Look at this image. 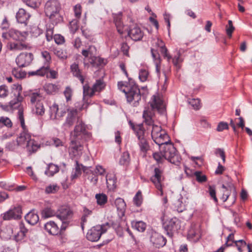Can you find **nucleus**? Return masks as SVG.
<instances>
[{"label": "nucleus", "instance_id": "nucleus-53", "mask_svg": "<svg viewBox=\"0 0 252 252\" xmlns=\"http://www.w3.org/2000/svg\"><path fill=\"white\" fill-rule=\"evenodd\" d=\"M63 94L65 97L66 102H68L71 100L73 91L70 87H66L63 92Z\"/></svg>", "mask_w": 252, "mask_h": 252}, {"label": "nucleus", "instance_id": "nucleus-38", "mask_svg": "<svg viewBox=\"0 0 252 252\" xmlns=\"http://www.w3.org/2000/svg\"><path fill=\"white\" fill-rule=\"evenodd\" d=\"M115 204L117 210L120 211L122 214H123L126 207V204L124 200L121 198H118L115 201Z\"/></svg>", "mask_w": 252, "mask_h": 252}, {"label": "nucleus", "instance_id": "nucleus-7", "mask_svg": "<svg viewBox=\"0 0 252 252\" xmlns=\"http://www.w3.org/2000/svg\"><path fill=\"white\" fill-rule=\"evenodd\" d=\"M91 136V133L86 130V126L81 119L77 123L73 131L71 133L70 139L87 140Z\"/></svg>", "mask_w": 252, "mask_h": 252}, {"label": "nucleus", "instance_id": "nucleus-10", "mask_svg": "<svg viewBox=\"0 0 252 252\" xmlns=\"http://www.w3.org/2000/svg\"><path fill=\"white\" fill-rule=\"evenodd\" d=\"M31 102L34 105L32 111L36 115L42 116L45 113V108L42 100L43 98L39 93H33L30 95Z\"/></svg>", "mask_w": 252, "mask_h": 252}, {"label": "nucleus", "instance_id": "nucleus-34", "mask_svg": "<svg viewBox=\"0 0 252 252\" xmlns=\"http://www.w3.org/2000/svg\"><path fill=\"white\" fill-rule=\"evenodd\" d=\"M59 167L58 165L53 163H49L45 171V174L48 176H53L55 174L58 172Z\"/></svg>", "mask_w": 252, "mask_h": 252}, {"label": "nucleus", "instance_id": "nucleus-41", "mask_svg": "<svg viewBox=\"0 0 252 252\" xmlns=\"http://www.w3.org/2000/svg\"><path fill=\"white\" fill-rule=\"evenodd\" d=\"M41 215L43 218H48L56 216L57 212L50 208H46L43 210Z\"/></svg>", "mask_w": 252, "mask_h": 252}, {"label": "nucleus", "instance_id": "nucleus-17", "mask_svg": "<svg viewBox=\"0 0 252 252\" xmlns=\"http://www.w3.org/2000/svg\"><path fill=\"white\" fill-rule=\"evenodd\" d=\"M89 62H86V60L84 59V65L85 67L88 68L90 65H91L94 67H98L100 66H104L107 63V60L104 58H100L94 56L91 58H89Z\"/></svg>", "mask_w": 252, "mask_h": 252}, {"label": "nucleus", "instance_id": "nucleus-9", "mask_svg": "<svg viewBox=\"0 0 252 252\" xmlns=\"http://www.w3.org/2000/svg\"><path fill=\"white\" fill-rule=\"evenodd\" d=\"M72 216V211L68 206H62L59 208L56 216L62 221L61 230H64L66 229Z\"/></svg>", "mask_w": 252, "mask_h": 252}, {"label": "nucleus", "instance_id": "nucleus-40", "mask_svg": "<svg viewBox=\"0 0 252 252\" xmlns=\"http://www.w3.org/2000/svg\"><path fill=\"white\" fill-rule=\"evenodd\" d=\"M97 204L99 206H104L107 202V196L104 193H98L95 195Z\"/></svg>", "mask_w": 252, "mask_h": 252}, {"label": "nucleus", "instance_id": "nucleus-42", "mask_svg": "<svg viewBox=\"0 0 252 252\" xmlns=\"http://www.w3.org/2000/svg\"><path fill=\"white\" fill-rule=\"evenodd\" d=\"M114 21L118 32L121 34H123L125 30L124 26L121 21V18L119 17L115 18Z\"/></svg>", "mask_w": 252, "mask_h": 252}, {"label": "nucleus", "instance_id": "nucleus-31", "mask_svg": "<svg viewBox=\"0 0 252 252\" xmlns=\"http://www.w3.org/2000/svg\"><path fill=\"white\" fill-rule=\"evenodd\" d=\"M49 69V66H43L35 71H29L28 74L30 76H44L48 72Z\"/></svg>", "mask_w": 252, "mask_h": 252}, {"label": "nucleus", "instance_id": "nucleus-47", "mask_svg": "<svg viewBox=\"0 0 252 252\" xmlns=\"http://www.w3.org/2000/svg\"><path fill=\"white\" fill-rule=\"evenodd\" d=\"M188 102L194 110H198L200 108V100L198 98L189 99Z\"/></svg>", "mask_w": 252, "mask_h": 252}, {"label": "nucleus", "instance_id": "nucleus-1", "mask_svg": "<svg viewBox=\"0 0 252 252\" xmlns=\"http://www.w3.org/2000/svg\"><path fill=\"white\" fill-rule=\"evenodd\" d=\"M22 86L18 84H14L12 86V91L16 97V99L10 101L9 103V107L12 109H18V117L20 122L23 131L17 138V142L20 146H26L27 150L30 153H33L39 148L38 143L31 138V135L29 132L25 124L23 114V107L21 105L23 96L21 95Z\"/></svg>", "mask_w": 252, "mask_h": 252}, {"label": "nucleus", "instance_id": "nucleus-58", "mask_svg": "<svg viewBox=\"0 0 252 252\" xmlns=\"http://www.w3.org/2000/svg\"><path fill=\"white\" fill-rule=\"evenodd\" d=\"M78 20H73L69 23L70 30L72 33H75L78 29Z\"/></svg>", "mask_w": 252, "mask_h": 252}, {"label": "nucleus", "instance_id": "nucleus-23", "mask_svg": "<svg viewBox=\"0 0 252 252\" xmlns=\"http://www.w3.org/2000/svg\"><path fill=\"white\" fill-rule=\"evenodd\" d=\"M26 32H21L13 29L8 31V36L16 41H24L26 38Z\"/></svg>", "mask_w": 252, "mask_h": 252}, {"label": "nucleus", "instance_id": "nucleus-14", "mask_svg": "<svg viewBox=\"0 0 252 252\" xmlns=\"http://www.w3.org/2000/svg\"><path fill=\"white\" fill-rule=\"evenodd\" d=\"M179 220L176 218H173L163 223V227L166 232V234L172 238L174 232L177 231L179 227Z\"/></svg>", "mask_w": 252, "mask_h": 252}, {"label": "nucleus", "instance_id": "nucleus-62", "mask_svg": "<svg viewBox=\"0 0 252 252\" xmlns=\"http://www.w3.org/2000/svg\"><path fill=\"white\" fill-rule=\"evenodd\" d=\"M234 30V27L233 26L232 22L231 20L228 21V27L226 28V32L227 35L231 37L232 33Z\"/></svg>", "mask_w": 252, "mask_h": 252}, {"label": "nucleus", "instance_id": "nucleus-13", "mask_svg": "<svg viewBox=\"0 0 252 252\" xmlns=\"http://www.w3.org/2000/svg\"><path fill=\"white\" fill-rule=\"evenodd\" d=\"M83 146L79 140L70 139V144L69 148V154L71 158L80 157L83 153Z\"/></svg>", "mask_w": 252, "mask_h": 252}, {"label": "nucleus", "instance_id": "nucleus-2", "mask_svg": "<svg viewBox=\"0 0 252 252\" xmlns=\"http://www.w3.org/2000/svg\"><path fill=\"white\" fill-rule=\"evenodd\" d=\"M150 107L145 108L143 113V118L145 124L149 126H152L151 136L152 139H156L158 141L157 135L163 130L159 125L154 123L153 118L155 116V111L156 110L158 113L163 114L165 111V103L161 96L159 94L154 95L151 98L150 102Z\"/></svg>", "mask_w": 252, "mask_h": 252}, {"label": "nucleus", "instance_id": "nucleus-45", "mask_svg": "<svg viewBox=\"0 0 252 252\" xmlns=\"http://www.w3.org/2000/svg\"><path fill=\"white\" fill-rule=\"evenodd\" d=\"M70 70L76 77L81 74V70L79 68V65L75 63L70 65Z\"/></svg>", "mask_w": 252, "mask_h": 252}, {"label": "nucleus", "instance_id": "nucleus-57", "mask_svg": "<svg viewBox=\"0 0 252 252\" xmlns=\"http://www.w3.org/2000/svg\"><path fill=\"white\" fill-rule=\"evenodd\" d=\"M8 87L6 85H2L0 86V97H6L8 95Z\"/></svg>", "mask_w": 252, "mask_h": 252}, {"label": "nucleus", "instance_id": "nucleus-24", "mask_svg": "<svg viewBox=\"0 0 252 252\" xmlns=\"http://www.w3.org/2000/svg\"><path fill=\"white\" fill-rule=\"evenodd\" d=\"M128 35L134 41L140 40L143 36V32L140 28L134 27L128 32Z\"/></svg>", "mask_w": 252, "mask_h": 252}, {"label": "nucleus", "instance_id": "nucleus-27", "mask_svg": "<svg viewBox=\"0 0 252 252\" xmlns=\"http://www.w3.org/2000/svg\"><path fill=\"white\" fill-rule=\"evenodd\" d=\"M81 169L83 170L84 172L88 173L87 170L89 167L84 166L82 164H79L78 161L76 160V166L75 170L72 172L71 175V180H74L78 178L81 174Z\"/></svg>", "mask_w": 252, "mask_h": 252}, {"label": "nucleus", "instance_id": "nucleus-51", "mask_svg": "<svg viewBox=\"0 0 252 252\" xmlns=\"http://www.w3.org/2000/svg\"><path fill=\"white\" fill-rule=\"evenodd\" d=\"M82 6L80 4H77L73 7L74 16L77 19H79L82 14Z\"/></svg>", "mask_w": 252, "mask_h": 252}, {"label": "nucleus", "instance_id": "nucleus-52", "mask_svg": "<svg viewBox=\"0 0 252 252\" xmlns=\"http://www.w3.org/2000/svg\"><path fill=\"white\" fill-rule=\"evenodd\" d=\"M134 204L137 206H140L142 202V195L141 191L139 190L133 198Z\"/></svg>", "mask_w": 252, "mask_h": 252}, {"label": "nucleus", "instance_id": "nucleus-5", "mask_svg": "<svg viewBox=\"0 0 252 252\" xmlns=\"http://www.w3.org/2000/svg\"><path fill=\"white\" fill-rule=\"evenodd\" d=\"M61 4L58 0H49L44 6V12L46 15L54 23L57 24L62 20L60 14Z\"/></svg>", "mask_w": 252, "mask_h": 252}, {"label": "nucleus", "instance_id": "nucleus-12", "mask_svg": "<svg viewBox=\"0 0 252 252\" xmlns=\"http://www.w3.org/2000/svg\"><path fill=\"white\" fill-rule=\"evenodd\" d=\"M49 113L50 120L58 123L64 117L66 111L62 109L60 110L59 105L54 103L50 106Z\"/></svg>", "mask_w": 252, "mask_h": 252}, {"label": "nucleus", "instance_id": "nucleus-16", "mask_svg": "<svg viewBox=\"0 0 252 252\" xmlns=\"http://www.w3.org/2000/svg\"><path fill=\"white\" fill-rule=\"evenodd\" d=\"M33 58V55L31 53H22L17 57L16 62L19 67H23L30 65Z\"/></svg>", "mask_w": 252, "mask_h": 252}, {"label": "nucleus", "instance_id": "nucleus-43", "mask_svg": "<svg viewBox=\"0 0 252 252\" xmlns=\"http://www.w3.org/2000/svg\"><path fill=\"white\" fill-rule=\"evenodd\" d=\"M94 94L93 87L90 88L88 84H86L83 86V95L84 96L92 97Z\"/></svg>", "mask_w": 252, "mask_h": 252}, {"label": "nucleus", "instance_id": "nucleus-33", "mask_svg": "<svg viewBox=\"0 0 252 252\" xmlns=\"http://www.w3.org/2000/svg\"><path fill=\"white\" fill-rule=\"evenodd\" d=\"M107 186L109 190H114L116 187V179L114 176L107 174L106 176Z\"/></svg>", "mask_w": 252, "mask_h": 252}, {"label": "nucleus", "instance_id": "nucleus-63", "mask_svg": "<svg viewBox=\"0 0 252 252\" xmlns=\"http://www.w3.org/2000/svg\"><path fill=\"white\" fill-rule=\"evenodd\" d=\"M228 129V125L227 123L224 122H221L219 123L217 130L218 131H222L224 129Z\"/></svg>", "mask_w": 252, "mask_h": 252}, {"label": "nucleus", "instance_id": "nucleus-56", "mask_svg": "<svg viewBox=\"0 0 252 252\" xmlns=\"http://www.w3.org/2000/svg\"><path fill=\"white\" fill-rule=\"evenodd\" d=\"M12 73L16 78L19 79L24 78L26 75L24 71L15 68L12 70Z\"/></svg>", "mask_w": 252, "mask_h": 252}, {"label": "nucleus", "instance_id": "nucleus-55", "mask_svg": "<svg viewBox=\"0 0 252 252\" xmlns=\"http://www.w3.org/2000/svg\"><path fill=\"white\" fill-rule=\"evenodd\" d=\"M160 53L163 55L164 58L167 59V61L169 62L172 59L171 56L168 53V50L166 48L165 45H162L161 47L160 48Z\"/></svg>", "mask_w": 252, "mask_h": 252}, {"label": "nucleus", "instance_id": "nucleus-48", "mask_svg": "<svg viewBox=\"0 0 252 252\" xmlns=\"http://www.w3.org/2000/svg\"><path fill=\"white\" fill-rule=\"evenodd\" d=\"M183 62V59L181 57V53L180 52L177 53V55L175 56L172 59V63L177 68H180V63Z\"/></svg>", "mask_w": 252, "mask_h": 252}, {"label": "nucleus", "instance_id": "nucleus-18", "mask_svg": "<svg viewBox=\"0 0 252 252\" xmlns=\"http://www.w3.org/2000/svg\"><path fill=\"white\" fill-rule=\"evenodd\" d=\"M150 241L157 248L162 247L166 243V239L163 236L155 231L151 232Z\"/></svg>", "mask_w": 252, "mask_h": 252}, {"label": "nucleus", "instance_id": "nucleus-64", "mask_svg": "<svg viewBox=\"0 0 252 252\" xmlns=\"http://www.w3.org/2000/svg\"><path fill=\"white\" fill-rule=\"evenodd\" d=\"M235 244L239 252H242L241 247H245L247 245L246 242L243 240H239L235 241Z\"/></svg>", "mask_w": 252, "mask_h": 252}, {"label": "nucleus", "instance_id": "nucleus-46", "mask_svg": "<svg viewBox=\"0 0 252 252\" xmlns=\"http://www.w3.org/2000/svg\"><path fill=\"white\" fill-rule=\"evenodd\" d=\"M23 1L32 8L38 7L41 3V0H23Z\"/></svg>", "mask_w": 252, "mask_h": 252}, {"label": "nucleus", "instance_id": "nucleus-39", "mask_svg": "<svg viewBox=\"0 0 252 252\" xmlns=\"http://www.w3.org/2000/svg\"><path fill=\"white\" fill-rule=\"evenodd\" d=\"M130 162V156L127 152H124L121 156L119 163L121 165L127 166Z\"/></svg>", "mask_w": 252, "mask_h": 252}, {"label": "nucleus", "instance_id": "nucleus-30", "mask_svg": "<svg viewBox=\"0 0 252 252\" xmlns=\"http://www.w3.org/2000/svg\"><path fill=\"white\" fill-rule=\"evenodd\" d=\"M96 48L94 45H90L86 49H83L81 54L85 57V60L87 58H91L96 55Z\"/></svg>", "mask_w": 252, "mask_h": 252}, {"label": "nucleus", "instance_id": "nucleus-28", "mask_svg": "<svg viewBox=\"0 0 252 252\" xmlns=\"http://www.w3.org/2000/svg\"><path fill=\"white\" fill-rule=\"evenodd\" d=\"M30 15L27 13L26 10L23 8H20L16 14V19L17 21L20 23H24L26 24V23L29 18Z\"/></svg>", "mask_w": 252, "mask_h": 252}, {"label": "nucleus", "instance_id": "nucleus-21", "mask_svg": "<svg viewBox=\"0 0 252 252\" xmlns=\"http://www.w3.org/2000/svg\"><path fill=\"white\" fill-rule=\"evenodd\" d=\"M157 137L158 138V141L156 139H153V141L157 145L161 147H163L166 144H172L171 143H169L170 141L169 138L164 129L161 131V132L157 135Z\"/></svg>", "mask_w": 252, "mask_h": 252}, {"label": "nucleus", "instance_id": "nucleus-11", "mask_svg": "<svg viewBox=\"0 0 252 252\" xmlns=\"http://www.w3.org/2000/svg\"><path fill=\"white\" fill-rule=\"evenodd\" d=\"M164 180L163 171L160 168L154 169V174L151 178V181L154 184L157 189L160 191V195H163L162 182Z\"/></svg>", "mask_w": 252, "mask_h": 252}, {"label": "nucleus", "instance_id": "nucleus-59", "mask_svg": "<svg viewBox=\"0 0 252 252\" xmlns=\"http://www.w3.org/2000/svg\"><path fill=\"white\" fill-rule=\"evenodd\" d=\"M54 28L53 27H49L47 29L46 32V37L48 41H50L53 37Z\"/></svg>", "mask_w": 252, "mask_h": 252}, {"label": "nucleus", "instance_id": "nucleus-54", "mask_svg": "<svg viewBox=\"0 0 252 252\" xmlns=\"http://www.w3.org/2000/svg\"><path fill=\"white\" fill-rule=\"evenodd\" d=\"M194 176L196 177V180L199 183L205 182L207 180V177L206 175L202 174L200 171H196L194 173Z\"/></svg>", "mask_w": 252, "mask_h": 252}, {"label": "nucleus", "instance_id": "nucleus-6", "mask_svg": "<svg viewBox=\"0 0 252 252\" xmlns=\"http://www.w3.org/2000/svg\"><path fill=\"white\" fill-rule=\"evenodd\" d=\"M132 127L135 132L138 139V143L140 151L144 153H146L150 149V145L145 137V131L144 130L143 125L132 126Z\"/></svg>", "mask_w": 252, "mask_h": 252}, {"label": "nucleus", "instance_id": "nucleus-61", "mask_svg": "<svg viewBox=\"0 0 252 252\" xmlns=\"http://www.w3.org/2000/svg\"><path fill=\"white\" fill-rule=\"evenodd\" d=\"M151 52L152 54V56L153 57V59L154 60L155 63H156L157 62H158V61L161 62L159 54H158L157 50H156L152 48L151 49Z\"/></svg>", "mask_w": 252, "mask_h": 252}, {"label": "nucleus", "instance_id": "nucleus-8", "mask_svg": "<svg viewBox=\"0 0 252 252\" xmlns=\"http://www.w3.org/2000/svg\"><path fill=\"white\" fill-rule=\"evenodd\" d=\"M109 228V225L108 223L94 226L88 231L86 238L90 241L96 242L100 239L101 235L105 233Z\"/></svg>", "mask_w": 252, "mask_h": 252}, {"label": "nucleus", "instance_id": "nucleus-32", "mask_svg": "<svg viewBox=\"0 0 252 252\" xmlns=\"http://www.w3.org/2000/svg\"><path fill=\"white\" fill-rule=\"evenodd\" d=\"M188 236L193 242H197L201 237L199 230L191 227L188 232Z\"/></svg>", "mask_w": 252, "mask_h": 252}, {"label": "nucleus", "instance_id": "nucleus-20", "mask_svg": "<svg viewBox=\"0 0 252 252\" xmlns=\"http://www.w3.org/2000/svg\"><path fill=\"white\" fill-rule=\"evenodd\" d=\"M222 188L223 189L222 192L225 194L228 197V198L230 195L231 192L232 191H233V194L232 196V201L231 203V205L234 204L236 200L237 193L233 184L231 183H229L227 184L226 185L223 184L222 185Z\"/></svg>", "mask_w": 252, "mask_h": 252}, {"label": "nucleus", "instance_id": "nucleus-22", "mask_svg": "<svg viewBox=\"0 0 252 252\" xmlns=\"http://www.w3.org/2000/svg\"><path fill=\"white\" fill-rule=\"evenodd\" d=\"M8 48L12 51H18L27 49L28 47V44L24 41H17L16 42H10L8 43Z\"/></svg>", "mask_w": 252, "mask_h": 252}, {"label": "nucleus", "instance_id": "nucleus-60", "mask_svg": "<svg viewBox=\"0 0 252 252\" xmlns=\"http://www.w3.org/2000/svg\"><path fill=\"white\" fill-rule=\"evenodd\" d=\"M148 72L145 69H141L139 71V77L142 82L145 81L148 76Z\"/></svg>", "mask_w": 252, "mask_h": 252}, {"label": "nucleus", "instance_id": "nucleus-25", "mask_svg": "<svg viewBox=\"0 0 252 252\" xmlns=\"http://www.w3.org/2000/svg\"><path fill=\"white\" fill-rule=\"evenodd\" d=\"M45 229L50 234L53 235H58L60 233L61 229H60L57 225L52 221L46 223L44 225Z\"/></svg>", "mask_w": 252, "mask_h": 252}, {"label": "nucleus", "instance_id": "nucleus-36", "mask_svg": "<svg viewBox=\"0 0 252 252\" xmlns=\"http://www.w3.org/2000/svg\"><path fill=\"white\" fill-rule=\"evenodd\" d=\"M132 227L139 232H144L146 228V224L143 221H133L131 223Z\"/></svg>", "mask_w": 252, "mask_h": 252}, {"label": "nucleus", "instance_id": "nucleus-15", "mask_svg": "<svg viewBox=\"0 0 252 252\" xmlns=\"http://www.w3.org/2000/svg\"><path fill=\"white\" fill-rule=\"evenodd\" d=\"M67 112V114L63 125L65 127L70 128L81 119L78 115V111L76 109H68Z\"/></svg>", "mask_w": 252, "mask_h": 252}, {"label": "nucleus", "instance_id": "nucleus-29", "mask_svg": "<svg viewBox=\"0 0 252 252\" xmlns=\"http://www.w3.org/2000/svg\"><path fill=\"white\" fill-rule=\"evenodd\" d=\"M25 218L28 223L32 225L36 224L39 220L38 216L34 211L29 212Z\"/></svg>", "mask_w": 252, "mask_h": 252}, {"label": "nucleus", "instance_id": "nucleus-44", "mask_svg": "<svg viewBox=\"0 0 252 252\" xmlns=\"http://www.w3.org/2000/svg\"><path fill=\"white\" fill-rule=\"evenodd\" d=\"M41 57L42 59L44 61V66H49L50 63L51 61V57L50 53L46 51H42L41 53Z\"/></svg>", "mask_w": 252, "mask_h": 252}, {"label": "nucleus", "instance_id": "nucleus-49", "mask_svg": "<svg viewBox=\"0 0 252 252\" xmlns=\"http://www.w3.org/2000/svg\"><path fill=\"white\" fill-rule=\"evenodd\" d=\"M59 189V187L56 185H50L45 188V192L47 193H55Z\"/></svg>", "mask_w": 252, "mask_h": 252}, {"label": "nucleus", "instance_id": "nucleus-4", "mask_svg": "<svg viewBox=\"0 0 252 252\" xmlns=\"http://www.w3.org/2000/svg\"><path fill=\"white\" fill-rule=\"evenodd\" d=\"M118 89L125 93L127 101L134 107L139 105L141 94L138 86L133 83L118 82Z\"/></svg>", "mask_w": 252, "mask_h": 252}, {"label": "nucleus", "instance_id": "nucleus-26", "mask_svg": "<svg viewBox=\"0 0 252 252\" xmlns=\"http://www.w3.org/2000/svg\"><path fill=\"white\" fill-rule=\"evenodd\" d=\"M60 88V85L52 83H46L43 86L45 92L47 94L51 95H54L58 93Z\"/></svg>", "mask_w": 252, "mask_h": 252}, {"label": "nucleus", "instance_id": "nucleus-50", "mask_svg": "<svg viewBox=\"0 0 252 252\" xmlns=\"http://www.w3.org/2000/svg\"><path fill=\"white\" fill-rule=\"evenodd\" d=\"M0 120L2 127L3 126H5L8 128L11 127L12 126V123L9 118L2 116L0 117Z\"/></svg>", "mask_w": 252, "mask_h": 252}, {"label": "nucleus", "instance_id": "nucleus-19", "mask_svg": "<svg viewBox=\"0 0 252 252\" xmlns=\"http://www.w3.org/2000/svg\"><path fill=\"white\" fill-rule=\"evenodd\" d=\"M22 208L20 206H17L7 211L3 215L4 220L11 219H19L21 217Z\"/></svg>", "mask_w": 252, "mask_h": 252}, {"label": "nucleus", "instance_id": "nucleus-3", "mask_svg": "<svg viewBox=\"0 0 252 252\" xmlns=\"http://www.w3.org/2000/svg\"><path fill=\"white\" fill-rule=\"evenodd\" d=\"M160 148V152H156L153 154L154 158L158 163H162L165 160L176 165L180 163L181 158L173 144H166Z\"/></svg>", "mask_w": 252, "mask_h": 252}, {"label": "nucleus", "instance_id": "nucleus-35", "mask_svg": "<svg viewBox=\"0 0 252 252\" xmlns=\"http://www.w3.org/2000/svg\"><path fill=\"white\" fill-rule=\"evenodd\" d=\"M54 53L60 60H64L68 57V53L66 50L63 48L54 49Z\"/></svg>", "mask_w": 252, "mask_h": 252}, {"label": "nucleus", "instance_id": "nucleus-37", "mask_svg": "<svg viewBox=\"0 0 252 252\" xmlns=\"http://www.w3.org/2000/svg\"><path fill=\"white\" fill-rule=\"evenodd\" d=\"M105 84L104 82L101 79L96 80L93 86V90L94 93L100 92L102 91L105 87Z\"/></svg>", "mask_w": 252, "mask_h": 252}]
</instances>
